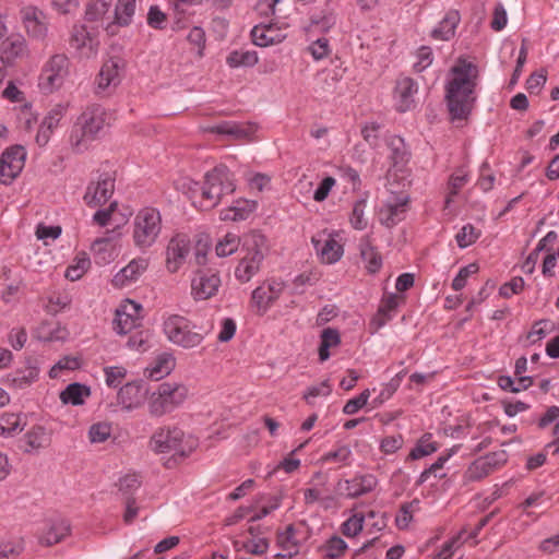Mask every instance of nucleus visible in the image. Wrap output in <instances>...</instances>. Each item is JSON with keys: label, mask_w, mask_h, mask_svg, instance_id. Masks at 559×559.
I'll list each match as a JSON object with an SVG mask.
<instances>
[{"label": "nucleus", "mask_w": 559, "mask_h": 559, "mask_svg": "<svg viewBox=\"0 0 559 559\" xmlns=\"http://www.w3.org/2000/svg\"><path fill=\"white\" fill-rule=\"evenodd\" d=\"M386 158L390 168L386 170V227L390 223L402 221L408 209L409 195L407 188L411 186V170L407 167L409 153L404 140L392 136L386 141Z\"/></svg>", "instance_id": "f257e3e1"}, {"label": "nucleus", "mask_w": 559, "mask_h": 559, "mask_svg": "<svg viewBox=\"0 0 559 559\" xmlns=\"http://www.w3.org/2000/svg\"><path fill=\"white\" fill-rule=\"evenodd\" d=\"M452 79L445 85V100L452 120H464L476 100L477 67L460 59L451 69Z\"/></svg>", "instance_id": "f03ea898"}, {"label": "nucleus", "mask_w": 559, "mask_h": 559, "mask_svg": "<svg viewBox=\"0 0 559 559\" xmlns=\"http://www.w3.org/2000/svg\"><path fill=\"white\" fill-rule=\"evenodd\" d=\"M185 191L192 203L201 210H211L218 205L224 197L231 194L236 187L234 178L226 166H217L206 173L203 183L188 180Z\"/></svg>", "instance_id": "7ed1b4c3"}, {"label": "nucleus", "mask_w": 559, "mask_h": 559, "mask_svg": "<svg viewBox=\"0 0 559 559\" xmlns=\"http://www.w3.org/2000/svg\"><path fill=\"white\" fill-rule=\"evenodd\" d=\"M212 329V324L197 326L189 319L179 314H170L163 322V331L167 340L185 349L198 347Z\"/></svg>", "instance_id": "20e7f679"}, {"label": "nucleus", "mask_w": 559, "mask_h": 559, "mask_svg": "<svg viewBox=\"0 0 559 559\" xmlns=\"http://www.w3.org/2000/svg\"><path fill=\"white\" fill-rule=\"evenodd\" d=\"M242 249L246 251L235 269V277L241 282H249L261 269L267 251L266 238L254 230L243 238Z\"/></svg>", "instance_id": "39448f33"}, {"label": "nucleus", "mask_w": 559, "mask_h": 559, "mask_svg": "<svg viewBox=\"0 0 559 559\" xmlns=\"http://www.w3.org/2000/svg\"><path fill=\"white\" fill-rule=\"evenodd\" d=\"M148 445L155 453H174V456L187 457L195 442L186 439L183 431L177 427H160L152 435Z\"/></svg>", "instance_id": "423d86ee"}, {"label": "nucleus", "mask_w": 559, "mask_h": 559, "mask_svg": "<svg viewBox=\"0 0 559 559\" xmlns=\"http://www.w3.org/2000/svg\"><path fill=\"white\" fill-rule=\"evenodd\" d=\"M162 230L160 213L153 207L141 210L133 221V241L141 250L151 248Z\"/></svg>", "instance_id": "0eeeda50"}, {"label": "nucleus", "mask_w": 559, "mask_h": 559, "mask_svg": "<svg viewBox=\"0 0 559 559\" xmlns=\"http://www.w3.org/2000/svg\"><path fill=\"white\" fill-rule=\"evenodd\" d=\"M188 389L182 384L164 382L158 385L156 392L152 394L148 403L150 414L160 417L173 412L187 399Z\"/></svg>", "instance_id": "6e6552de"}, {"label": "nucleus", "mask_w": 559, "mask_h": 559, "mask_svg": "<svg viewBox=\"0 0 559 559\" xmlns=\"http://www.w3.org/2000/svg\"><path fill=\"white\" fill-rule=\"evenodd\" d=\"M69 73V59L63 53H56L45 63L39 75V87L48 94L61 87Z\"/></svg>", "instance_id": "1a4fd4ad"}, {"label": "nucleus", "mask_w": 559, "mask_h": 559, "mask_svg": "<svg viewBox=\"0 0 559 559\" xmlns=\"http://www.w3.org/2000/svg\"><path fill=\"white\" fill-rule=\"evenodd\" d=\"M284 283L269 280L260 284L253 289L251 294V307L259 316H263L272 307V305L280 298L284 292Z\"/></svg>", "instance_id": "9d476101"}, {"label": "nucleus", "mask_w": 559, "mask_h": 559, "mask_svg": "<svg viewBox=\"0 0 559 559\" xmlns=\"http://www.w3.org/2000/svg\"><path fill=\"white\" fill-rule=\"evenodd\" d=\"M114 190L115 178L109 173H103L90 181L83 200L90 207L100 206L111 198Z\"/></svg>", "instance_id": "9b49d317"}, {"label": "nucleus", "mask_w": 559, "mask_h": 559, "mask_svg": "<svg viewBox=\"0 0 559 559\" xmlns=\"http://www.w3.org/2000/svg\"><path fill=\"white\" fill-rule=\"evenodd\" d=\"M25 151L15 145L5 150L0 158V183L10 185L24 167Z\"/></svg>", "instance_id": "f8f14e48"}, {"label": "nucleus", "mask_w": 559, "mask_h": 559, "mask_svg": "<svg viewBox=\"0 0 559 559\" xmlns=\"http://www.w3.org/2000/svg\"><path fill=\"white\" fill-rule=\"evenodd\" d=\"M221 286L217 273L211 270H199L191 281V294L194 300H206L215 296Z\"/></svg>", "instance_id": "ddd939ff"}, {"label": "nucleus", "mask_w": 559, "mask_h": 559, "mask_svg": "<svg viewBox=\"0 0 559 559\" xmlns=\"http://www.w3.org/2000/svg\"><path fill=\"white\" fill-rule=\"evenodd\" d=\"M110 120L111 115L99 105L87 107L78 119L90 139H95L106 126L110 124Z\"/></svg>", "instance_id": "4468645a"}, {"label": "nucleus", "mask_w": 559, "mask_h": 559, "mask_svg": "<svg viewBox=\"0 0 559 559\" xmlns=\"http://www.w3.org/2000/svg\"><path fill=\"white\" fill-rule=\"evenodd\" d=\"M39 366L35 358H26L24 366L9 373L4 383L14 390H25L35 383L39 378Z\"/></svg>", "instance_id": "2eb2a0df"}, {"label": "nucleus", "mask_w": 559, "mask_h": 559, "mask_svg": "<svg viewBox=\"0 0 559 559\" xmlns=\"http://www.w3.org/2000/svg\"><path fill=\"white\" fill-rule=\"evenodd\" d=\"M190 252V239L185 234H177L169 240L166 248V267L176 273L185 263Z\"/></svg>", "instance_id": "dca6fc26"}, {"label": "nucleus", "mask_w": 559, "mask_h": 559, "mask_svg": "<svg viewBox=\"0 0 559 559\" xmlns=\"http://www.w3.org/2000/svg\"><path fill=\"white\" fill-rule=\"evenodd\" d=\"M377 485V479L372 475H359L353 479L340 480L335 487V495L341 498L353 499L366 495Z\"/></svg>", "instance_id": "f3484780"}, {"label": "nucleus", "mask_w": 559, "mask_h": 559, "mask_svg": "<svg viewBox=\"0 0 559 559\" xmlns=\"http://www.w3.org/2000/svg\"><path fill=\"white\" fill-rule=\"evenodd\" d=\"M506 451L491 452L474 461L466 471V478L475 481L491 474L497 467L507 462Z\"/></svg>", "instance_id": "a211bd4d"}, {"label": "nucleus", "mask_w": 559, "mask_h": 559, "mask_svg": "<svg viewBox=\"0 0 559 559\" xmlns=\"http://www.w3.org/2000/svg\"><path fill=\"white\" fill-rule=\"evenodd\" d=\"M257 129L258 127L253 122L223 121L205 128L204 131L227 135L233 140L250 141Z\"/></svg>", "instance_id": "6ab92c4d"}, {"label": "nucleus", "mask_w": 559, "mask_h": 559, "mask_svg": "<svg viewBox=\"0 0 559 559\" xmlns=\"http://www.w3.org/2000/svg\"><path fill=\"white\" fill-rule=\"evenodd\" d=\"M418 91L417 83L408 76L396 80L393 92L394 108L399 112H406L415 107L414 95Z\"/></svg>", "instance_id": "aec40b11"}, {"label": "nucleus", "mask_w": 559, "mask_h": 559, "mask_svg": "<svg viewBox=\"0 0 559 559\" xmlns=\"http://www.w3.org/2000/svg\"><path fill=\"white\" fill-rule=\"evenodd\" d=\"M311 241L322 262L332 264L341 259L343 247L331 234L319 233L312 237Z\"/></svg>", "instance_id": "412c9836"}, {"label": "nucleus", "mask_w": 559, "mask_h": 559, "mask_svg": "<svg viewBox=\"0 0 559 559\" xmlns=\"http://www.w3.org/2000/svg\"><path fill=\"white\" fill-rule=\"evenodd\" d=\"M70 45L81 57L91 58L96 56L99 40L96 36H93L85 26L75 25L71 32Z\"/></svg>", "instance_id": "4be33fe9"}, {"label": "nucleus", "mask_w": 559, "mask_h": 559, "mask_svg": "<svg viewBox=\"0 0 559 559\" xmlns=\"http://www.w3.org/2000/svg\"><path fill=\"white\" fill-rule=\"evenodd\" d=\"M21 14L27 34L35 39H44L47 35L46 15L33 5L23 8Z\"/></svg>", "instance_id": "5701e85b"}, {"label": "nucleus", "mask_w": 559, "mask_h": 559, "mask_svg": "<svg viewBox=\"0 0 559 559\" xmlns=\"http://www.w3.org/2000/svg\"><path fill=\"white\" fill-rule=\"evenodd\" d=\"M123 62L119 58H110L104 62L97 76V93H105L110 87H116L120 83V72Z\"/></svg>", "instance_id": "b1692460"}, {"label": "nucleus", "mask_w": 559, "mask_h": 559, "mask_svg": "<svg viewBox=\"0 0 559 559\" xmlns=\"http://www.w3.org/2000/svg\"><path fill=\"white\" fill-rule=\"evenodd\" d=\"M146 397V390L140 382H129L120 388L117 394L118 404L126 411L140 407Z\"/></svg>", "instance_id": "393cba45"}, {"label": "nucleus", "mask_w": 559, "mask_h": 559, "mask_svg": "<svg viewBox=\"0 0 559 559\" xmlns=\"http://www.w3.org/2000/svg\"><path fill=\"white\" fill-rule=\"evenodd\" d=\"M309 20V31L328 33L336 25L337 14L328 4H324L320 10H314Z\"/></svg>", "instance_id": "a878e982"}, {"label": "nucleus", "mask_w": 559, "mask_h": 559, "mask_svg": "<svg viewBox=\"0 0 559 559\" xmlns=\"http://www.w3.org/2000/svg\"><path fill=\"white\" fill-rule=\"evenodd\" d=\"M148 261L144 258L133 259L114 276V284L119 287L130 285L147 269Z\"/></svg>", "instance_id": "bb28decb"}, {"label": "nucleus", "mask_w": 559, "mask_h": 559, "mask_svg": "<svg viewBox=\"0 0 559 559\" xmlns=\"http://www.w3.org/2000/svg\"><path fill=\"white\" fill-rule=\"evenodd\" d=\"M251 38L254 45L267 47L281 43L285 36L280 33L273 23H269L255 25L251 29Z\"/></svg>", "instance_id": "cd10ccee"}, {"label": "nucleus", "mask_w": 559, "mask_h": 559, "mask_svg": "<svg viewBox=\"0 0 559 559\" xmlns=\"http://www.w3.org/2000/svg\"><path fill=\"white\" fill-rule=\"evenodd\" d=\"M413 285L414 274L412 273H403L396 278L395 288L397 293L386 295V320L389 319V313L391 311L405 304V296L403 293L409 289Z\"/></svg>", "instance_id": "c85d7f7f"}, {"label": "nucleus", "mask_w": 559, "mask_h": 559, "mask_svg": "<svg viewBox=\"0 0 559 559\" xmlns=\"http://www.w3.org/2000/svg\"><path fill=\"white\" fill-rule=\"evenodd\" d=\"M255 201L238 200L233 206L222 211L221 218L223 221H243L249 217L257 209Z\"/></svg>", "instance_id": "c756f323"}, {"label": "nucleus", "mask_w": 559, "mask_h": 559, "mask_svg": "<svg viewBox=\"0 0 559 559\" xmlns=\"http://www.w3.org/2000/svg\"><path fill=\"white\" fill-rule=\"evenodd\" d=\"M24 441L26 443L24 452H31L47 448L50 444V435L45 427L35 425L24 435Z\"/></svg>", "instance_id": "7c9ffc66"}, {"label": "nucleus", "mask_w": 559, "mask_h": 559, "mask_svg": "<svg viewBox=\"0 0 559 559\" xmlns=\"http://www.w3.org/2000/svg\"><path fill=\"white\" fill-rule=\"evenodd\" d=\"M460 22V14L456 10L449 11L442 21L431 32V36L436 39L449 40L454 36L455 28Z\"/></svg>", "instance_id": "2f4dec72"}, {"label": "nucleus", "mask_w": 559, "mask_h": 559, "mask_svg": "<svg viewBox=\"0 0 559 559\" xmlns=\"http://www.w3.org/2000/svg\"><path fill=\"white\" fill-rule=\"evenodd\" d=\"M70 533V524L64 521L51 522L39 538L40 544L51 546L61 542Z\"/></svg>", "instance_id": "473e14b6"}, {"label": "nucleus", "mask_w": 559, "mask_h": 559, "mask_svg": "<svg viewBox=\"0 0 559 559\" xmlns=\"http://www.w3.org/2000/svg\"><path fill=\"white\" fill-rule=\"evenodd\" d=\"M3 58L11 61L27 53L26 40L21 35H11L2 43Z\"/></svg>", "instance_id": "72a5a7b5"}, {"label": "nucleus", "mask_w": 559, "mask_h": 559, "mask_svg": "<svg viewBox=\"0 0 559 559\" xmlns=\"http://www.w3.org/2000/svg\"><path fill=\"white\" fill-rule=\"evenodd\" d=\"M174 366V357L170 354H163L145 369V373L150 379L157 381L169 374Z\"/></svg>", "instance_id": "f704fd0d"}, {"label": "nucleus", "mask_w": 559, "mask_h": 559, "mask_svg": "<svg viewBox=\"0 0 559 559\" xmlns=\"http://www.w3.org/2000/svg\"><path fill=\"white\" fill-rule=\"evenodd\" d=\"M25 416L17 413H4L0 417V436L12 437L17 432H21L26 421Z\"/></svg>", "instance_id": "c9c22d12"}, {"label": "nucleus", "mask_w": 559, "mask_h": 559, "mask_svg": "<svg viewBox=\"0 0 559 559\" xmlns=\"http://www.w3.org/2000/svg\"><path fill=\"white\" fill-rule=\"evenodd\" d=\"M91 390L88 386L74 382L69 384L61 393L60 400L64 404L82 405L84 397L90 396Z\"/></svg>", "instance_id": "e433bc0d"}, {"label": "nucleus", "mask_w": 559, "mask_h": 559, "mask_svg": "<svg viewBox=\"0 0 559 559\" xmlns=\"http://www.w3.org/2000/svg\"><path fill=\"white\" fill-rule=\"evenodd\" d=\"M360 254L369 273H376L381 269L382 257L369 242L360 245Z\"/></svg>", "instance_id": "4c0bfd02"}, {"label": "nucleus", "mask_w": 559, "mask_h": 559, "mask_svg": "<svg viewBox=\"0 0 559 559\" xmlns=\"http://www.w3.org/2000/svg\"><path fill=\"white\" fill-rule=\"evenodd\" d=\"M340 334L335 329H324L321 333V342L319 346V359L325 361L330 358V347L337 346L340 344Z\"/></svg>", "instance_id": "58836bf2"}, {"label": "nucleus", "mask_w": 559, "mask_h": 559, "mask_svg": "<svg viewBox=\"0 0 559 559\" xmlns=\"http://www.w3.org/2000/svg\"><path fill=\"white\" fill-rule=\"evenodd\" d=\"M254 50H234L227 57V63L231 68L252 67L258 62Z\"/></svg>", "instance_id": "ea45409f"}, {"label": "nucleus", "mask_w": 559, "mask_h": 559, "mask_svg": "<svg viewBox=\"0 0 559 559\" xmlns=\"http://www.w3.org/2000/svg\"><path fill=\"white\" fill-rule=\"evenodd\" d=\"M135 12V2H117L111 13L112 24L127 26Z\"/></svg>", "instance_id": "a19ab883"}, {"label": "nucleus", "mask_w": 559, "mask_h": 559, "mask_svg": "<svg viewBox=\"0 0 559 559\" xmlns=\"http://www.w3.org/2000/svg\"><path fill=\"white\" fill-rule=\"evenodd\" d=\"M111 2H88L85 10V17L87 21H106L110 20L111 13L109 14V8Z\"/></svg>", "instance_id": "79ce46f5"}, {"label": "nucleus", "mask_w": 559, "mask_h": 559, "mask_svg": "<svg viewBox=\"0 0 559 559\" xmlns=\"http://www.w3.org/2000/svg\"><path fill=\"white\" fill-rule=\"evenodd\" d=\"M437 450V444L431 441V435L426 433L418 440L416 445L407 455V459L418 460L436 452Z\"/></svg>", "instance_id": "37998d69"}, {"label": "nucleus", "mask_w": 559, "mask_h": 559, "mask_svg": "<svg viewBox=\"0 0 559 559\" xmlns=\"http://www.w3.org/2000/svg\"><path fill=\"white\" fill-rule=\"evenodd\" d=\"M240 245V239L237 235L228 233L219 240L215 247V252L218 257H228L237 251Z\"/></svg>", "instance_id": "c03bdc74"}, {"label": "nucleus", "mask_w": 559, "mask_h": 559, "mask_svg": "<svg viewBox=\"0 0 559 559\" xmlns=\"http://www.w3.org/2000/svg\"><path fill=\"white\" fill-rule=\"evenodd\" d=\"M114 330L121 335L131 333L136 326L140 325V321L131 317V314L124 316L123 313L116 311V317L112 322Z\"/></svg>", "instance_id": "a18cd8bd"}, {"label": "nucleus", "mask_w": 559, "mask_h": 559, "mask_svg": "<svg viewBox=\"0 0 559 559\" xmlns=\"http://www.w3.org/2000/svg\"><path fill=\"white\" fill-rule=\"evenodd\" d=\"M481 235V231L472 224L464 225L456 234L455 239L460 248L473 245Z\"/></svg>", "instance_id": "49530a36"}, {"label": "nucleus", "mask_w": 559, "mask_h": 559, "mask_svg": "<svg viewBox=\"0 0 559 559\" xmlns=\"http://www.w3.org/2000/svg\"><path fill=\"white\" fill-rule=\"evenodd\" d=\"M325 557L329 559H337L347 550V544L338 536H333L323 546Z\"/></svg>", "instance_id": "de8ad7c7"}, {"label": "nucleus", "mask_w": 559, "mask_h": 559, "mask_svg": "<svg viewBox=\"0 0 559 559\" xmlns=\"http://www.w3.org/2000/svg\"><path fill=\"white\" fill-rule=\"evenodd\" d=\"M111 435V426L108 423H96L90 427L88 437L92 443L106 441Z\"/></svg>", "instance_id": "09e8293b"}, {"label": "nucleus", "mask_w": 559, "mask_h": 559, "mask_svg": "<svg viewBox=\"0 0 559 559\" xmlns=\"http://www.w3.org/2000/svg\"><path fill=\"white\" fill-rule=\"evenodd\" d=\"M93 139H90L87 136V133L84 132V127L79 124V121L73 127L71 135H70V142L76 152H82L87 147V142L92 141Z\"/></svg>", "instance_id": "8fccbe9b"}, {"label": "nucleus", "mask_w": 559, "mask_h": 559, "mask_svg": "<svg viewBox=\"0 0 559 559\" xmlns=\"http://www.w3.org/2000/svg\"><path fill=\"white\" fill-rule=\"evenodd\" d=\"M106 384L109 388H117L127 376L126 368L121 366H110L104 368Z\"/></svg>", "instance_id": "3c124183"}, {"label": "nucleus", "mask_w": 559, "mask_h": 559, "mask_svg": "<svg viewBox=\"0 0 559 559\" xmlns=\"http://www.w3.org/2000/svg\"><path fill=\"white\" fill-rule=\"evenodd\" d=\"M119 490L128 498L141 486L138 474H127L119 479Z\"/></svg>", "instance_id": "603ef678"}, {"label": "nucleus", "mask_w": 559, "mask_h": 559, "mask_svg": "<svg viewBox=\"0 0 559 559\" xmlns=\"http://www.w3.org/2000/svg\"><path fill=\"white\" fill-rule=\"evenodd\" d=\"M66 107L63 105H56L52 109L49 110L48 115L44 118L40 126L50 131H53L61 118L64 116Z\"/></svg>", "instance_id": "864d4df0"}, {"label": "nucleus", "mask_w": 559, "mask_h": 559, "mask_svg": "<svg viewBox=\"0 0 559 559\" xmlns=\"http://www.w3.org/2000/svg\"><path fill=\"white\" fill-rule=\"evenodd\" d=\"M365 200H358L354 204L350 216V224L356 229H364L367 226V219L365 218Z\"/></svg>", "instance_id": "5fc2aeb1"}, {"label": "nucleus", "mask_w": 559, "mask_h": 559, "mask_svg": "<svg viewBox=\"0 0 559 559\" xmlns=\"http://www.w3.org/2000/svg\"><path fill=\"white\" fill-rule=\"evenodd\" d=\"M418 501L404 503L401 506L399 513L395 516V524L400 530H404L408 526L413 519V511Z\"/></svg>", "instance_id": "6e6d98bb"}, {"label": "nucleus", "mask_w": 559, "mask_h": 559, "mask_svg": "<svg viewBox=\"0 0 559 559\" xmlns=\"http://www.w3.org/2000/svg\"><path fill=\"white\" fill-rule=\"evenodd\" d=\"M127 346L130 349L146 352L150 348L148 333L145 331H136L132 333L128 340Z\"/></svg>", "instance_id": "4d7b16f0"}, {"label": "nucleus", "mask_w": 559, "mask_h": 559, "mask_svg": "<svg viewBox=\"0 0 559 559\" xmlns=\"http://www.w3.org/2000/svg\"><path fill=\"white\" fill-rule=\"evenodd\" d=\"M369 396H370V391L365 390L358 396L347 401L343 407L344 414H346V415L356 414L359 409H361L367 404Z\"/></svg>", "instance_id": "13d9d810"}, {"label": "nucleus", "mask_w": 559, "mask_h": 559, "mask_svg": "<svg viewBox=\"0 0 559 559\" xmlns=\"http://www.w3.org/2000/svg\"><path fill=\"white\" fill-rule=\"evenodd\" d=\"M477 271L478 265L476 263H469L462 267L452 281V288L454 290H461L465 286L467 277L477 273Z\"/></svg>", "instance_id": "bf43d9fd"}, {"label": "nucleus", "mask_w": 559, "mask_h": 559, "mask_svg": "<svg viewBox=\"0 0 559 559\" xmlns=\"http://www.w3.org/2000/svg\"><path fill=\"white\" fill-rule=\"evenodd\" d=\"M147 24L156 29H164L167 24V15L157 5H152L147 13Z\"/></svg>", "instance_id": "052dcab7"}, {"label": "nucleus", "mask_w": 559, "mask_h": 559, "mask_svg": "<svg viewBox=\"0 0 559 559\" xmlns=\"http://www.w3.org/2000/svg\"><path fill=\"white\" fill-rule=\"evenodd\" d=\"M308 51L316 60L328 57L331 52L329 40L326 38H318L308 47Z\"/></svg>", "instance_id": "680f3d73"}, {"label": "nucleus", "mask_w": 559, "mask_h": 559, "mask_svg": "<svg viewBox=\"0 0 559 559\" xmlns=\"http://www.w3.org/2000/svg\"><path fill=\"white\" fill-rule=\"evenodd\" d=\"M524 288V280L520 276L513 277L510 282L503 284L499 294L504 298H510L514 294H519Z\"/></svg>", "instance_id": "e2e57ef3"}, {"label": "nucleus", "mask_w": 559, "mask_h": 559, "mask_svg": "<svg viewBox=\"0 0 559 559\" xmlns=\"http://www.w3.org/2000/svg\"><path fill=\"white\" fill-rule=\"evenodd\" d=\"M417 62L414 63V70L421 72L427 69L432 62V51L430 47L421 46L417 50Z\"/></svg>", "instance_id": "0e129e2a"}, {"label": "nucleus", "mask_w": 559, "mask_h": 559, "mask_svg": "<svg viewBox=\"0 0 559 559\" xmlns=\"http://www.w3.org/2000/svg\"><path fill=\"white\" fill-rule=\"evenodd\" d=\"M22 551L23 546L20 542L0 543L1 559H15Z\"/></svg>", "instance_id": "69168bd1"}, {"label": "nucleus", "mask_w": 559, "mask_h": 559, "mask_svg": "<svg viewBox=\"0 0 559 559\" xmlns=\"http://www.w3.org/2000/svg\"><path fill=\"white\" fill-rule=\"evenodd\" d=\"M295 527L293 524H289L286 530L278 534V543L285 550H290L295 548L297 551V542L295 540Z\"/></svg>", "instance_id": "338daca9"}, {"label": "nucleus", "mask_w": 559, "mask_h": 559, "mask_svg": "<svg viewBox=\"0 0 559 559\" xmlns=\"http://www.w3.org/2000/svg\"><path fill=\"white\" fill-rule=\"evenodd\" d=\"M362 530V518L356 515L347 519L342 524V533L345 536L354 537Z\"/></svg>", "instance_id": "774afa93"}]
</instances>
